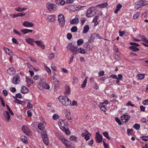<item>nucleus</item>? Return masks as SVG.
Listing matches in <instances>:
<instances>
[{
    "label": "nucleus",
    "mask_w": 148,
    "mask_h": 148,
    "mask_svg": "<svg viewBox=\"0 0 148 148\" xmlns=\"http://www.w3.org/2000/svg\"><path fill=\"white\" fill-rule=\"evenodd\" d=\"M60 101L64 106L70 105L71 104V101L67 96H60L58 97Z\"/></svg>",
    "instance_id": "1"
},
{
    "label": "nucleus",
    "mask_w": 148,
    "mask_h": 148,
    "mask_svg": "<svg viewBox=\"0 0 148 148\" xmlns=\"http://www.w3.org/2000/svg\"><path fill=\"white\" fill-rule=\"evenodd\" d=\"M66 47L69 50L73 55H75L77 54L78 47L77 46H75L72 43H69Z\"/></svg>",
    "instance_id": "2"
},
{
    "label": "nucleus",
    "mask_w": 148,
    "mask_h": 148,
    "mask_svg": "<svg viewBox=\"0 0 148 148\" xmlns=\"http://www.w3.org/2000/svg\"><path fill=\"white\" fill-rule=\"evenodd\" d=\"M59 139L63 143L65 146L66 147H68L69 145L70 144H71V142L67 139L65 138L62 136H61V134H58L57 135Z\"/></svg>",
    "instance_id": "3"
},
{
    "label": "nucleus",
    "mask_w": 148,
    "mask_h": 148,
    "mask_svg": "<svg viewBox=\"0 0 148 148\" xmlns=\"http://www.w3.org/2000/svg\"><path fill=\"white\" fill-rule=\"evenodd\" d=\"M147 2L146 1L140 0L137 2L135 4V9H138L142 6H144L147 4Z\"/></svg>",
    "instance_id": "4"
},
{
    "label": "nucleus",
    "mask_w": 148,
    "mask_h": 148,
    "mask_svg": "<svg viewBox=\"0 0 148 148\" xmlns=\"http://www.w3.org/2000/svg\"><path fill=\"white\" fill-rule=\"evenodd\" d=\"M58 18L60 26L62 27H63L65 24V18L64 15L62 14H60L58 16Z\"/></svg>",
    "instance_id": "5"
},
{
    "label": "nucleus",
    "mask_w": 148,
    "mask_h": 148,
    "mask_svg": "<svg viewBox=\"0 0 148 148\" xmlns=\"http://www.w3.org/2000/svg\"><path fill=\"white\" fill-rule=\"evenodd\" d=\"M22 130L23 132L28 136L32 135V132L30 129L26 125H23L22 127Z\"/></svg>",
    "instance_id": "6"
},
{
    "label": "nucleus",
    "mask_w": 148,
    "mask_h": 148,
    "mask_svg": "<svg viewBox=\"0 0 148 148\" xmlns=\"http://www.w3.org/2000/svg\"><path fill=\"white\" fill-rule=\"evenodd\" d=\"M20 82V77L18 75L15 74L13 76L12 82L14 84H17Z\"/></svg>",
    "instance_id": "7"
},
{
    "label": "nucleus",
    "mask_w": 148,
    "mask_h": 148,
    "mask_svg": "<svg viewBox=\"0 0 148 148\" xmlns=\"http://www.w3.org/2000/svg\"><path fill=\"white\" fill-rule=\"evenodd\" d=\"M46 7L50 11L52 10L55 11L57 10V6L54 4L47 3L46 4Z\"/></svg>",
    "instance_id": "8"
},
{
    "label": "nucleus",
    "mask_w": 148,
    "mask_h": 148,
    "mask_svg": "<svg viewBox=\"0 0 148 148\" xmlns=\"http://www.w3.org/2000/svg\"><path fill=\"white\" fill-rule=\"evenodd\" d=\"M38 86L40 90L42 89L43 88L46 89H49L50 88V86L47 84L43 83L42 82H40L39 83V84Z\"/></svg>",
    "instance_id": "9"
},
{
    "label": "nucleus",
    "mask_w": 148,
    "mask_h": 148,
    "mask_svg": "<svg viewBox=\"0 0 148 148\" xmlns=\"http://www.w3.org/2000/svg\"><path fill=\"white\" fill-rule=\"evenodd\" d=\"M3 118L4 121H9L10 118V115L7 111L4 112L3 114Z\"/></svg>",
    "instance_id": "10"
},
{
    "label": "nucleus",
    "mask_w": 148,
    "mask_h": 148,
    "mask_svg": "<svg viewBox=\"0 0 148 148\" xmlns=\"http://www.w3.org/2000/svg\"><path fill=\"white\" fill-rule=\"evenodd\" d=\"M95 15V13L91 10V8H89L87 11L86 16L87 17L93 16Z\"/></svg>",
    "instance_id": "11"
},
{
    "label": "nucleus",
    "mask_w": 148,
    "mask_h": 148,
    "mask_svg": "<svg viewBox=\"0 0 148 148\" xmlns=\"http://www.w3.org/2000/svg\"><path fill=\"white\" fill-rule=\"evenodd\" d=\"M95 138L97 142L100 143L102 142V136L99 134L98 132H97L96 133Z\"/></svg>",
    "instance_id": "12"
},
{
    "label": "nucleus",
    "mask_w": 148,
    "mask_h": 148,
    "mask_svg": "<svg viewBox=\"0 0 148 148\" xmlns=\"http://www.w3.org/2000/svg\"><path fill=\"white\" fill-rule=\"evenodd\" d=\"M35 42L38 46L41 47L42 49H45L44 44L42 41L41 40H36L35 41Z\"/></svg>",
    "instance_id": "13"
},
{
    "label": "nucleus",
    "mask_w": 148,
    "mask_h": 148,
    "mask_svg": "<svg viewBox=\"0 0 148 148\" xmlns=\"http://www.w3.org/2000/svg\"><path fill=\"white\" fill-rule=\"evenodd\" d=\"M130 117L127 115H124L121 117V119L123 122L125 123L127 122L130 119Z\"/></svg>",
    "instance_id": "14"
},
{
    "label": "nucleus",
    "mask_w": 148,
    "mask_h": 148,
    "mask_svg": "<svg viewBox=\"0 0 148 148\" xmlns=\"http://www.w3.org/2000/svg\"><path fill=\"white\" fill-rule=\"evenodd\" d=\"M7 72L10 75H12L15 73L16 71L14 68L10 67L8 69Z\"/></svg>",
    "instance_id": "15"
},
{
    "label": "nucleus",
    "mask_w": 148,
    "mask_h": 148,
    "mask_svg": "<svg viewBox=\"0 0 148 148\" xmlns=\"http://www.w3.org/2000/svg\"><path fill=\"white\" fill-rule=\"evenodd\" d=\"M23 25L25 27H33L34 25L32 22H29L27 21H25L23 23Z\"/></svg>",
    "instance_id": "16"
},
{
    "label": "nucleus",
    "mask_w": 148,
    "mask_h": 148,
    "mask_svg": "<svg viewBox=\"0 0 148 148\" xmlns=\"http://www.w3.org/2000/svg\"><path fill=\"white\" fill-rule=\"evenodd\" d=\"M60 129L62 131H64L65 133L67 135H69L70 134V132L69 130L68 129H66L65 127H63L62 125L60 126Z\"/></svg>",
    "instance_id": "17"
},
{
    "label": "nucleus",
    "mask_w": 148,
    "mask_h": 148,
    "mask_svg": "<svg viewBox=\"0 0 148 148\" xmlns=\"http://www.w3.org/2000/svg\"><path fill=\"white\" fill-rule=\"evenodd\" d=\"M56 17L55 16L53 15H49L47 17V19L48 21L51 22H53L55 21Z\"/></svg>",
    "instance_id": "18"
},
{
    "label": "nucleus",
    "mask_w": 148,
    "mask_h": 148,
    "mask_svg": "<svg viewBox=\"0 0 148 148\" xmlns=\"http://www.w3.org/2000/svg\"><path fill=\"white\" fill-rule=\"evenodd\" d=\"M84 47L88 49V50L91 51L92 50L93 46L91 45H90L88 42H87L85 43L84 45Z\"/></svg>",
    "instance_id": "19"
},
{
    "label": "nucleus",
    "mask_w": 148,
    "mask_h": 148,
    "mask_svg": "<svg viewBox=\"0 0 148 148\" xmlns=\"http://www.w3.org/2000/svg\"><path fill=\"white\" fill-rule=\"evenodd\" d=\"M21 92L23 94L27 93L28 92V90L27 88L25 86H22L21 88Z\"/></svg>",
    "instance_id": "20"
},
{
    "label": "nucleus",
    "mask_w": 148,
    "mask_h": 148,
    "mask_svg": "<svg viewBox=\"0 0 148 148\" xmlns=\"http://www.w3.org/2000/svg\"><path fill=\"white\" fill-rule=\"evenodd\" d=\"M55 2L58 5H63L65 3V2L64 0H56Z\"/></svg>",
    "instance_id": "21"
},
{
    "label": "nucleus",
    "mask_w": 148,
    "mask_h": 148,
    "mask_svg": "<svg viewBox=\"0 0 148 148\" xmlns=\"http://www.w3.org/2000/svg\"><path fill=\"white\" fill-rule=\"evenodd\" d=\"M79 22V19L77 17H75V18H73L70 22L71 24H77Z\"/></svg>",
    "instance_id": "22"
},
{
    "label": "nucleus",
    "mask_w": 148,
    "mask_h": 148,
    "mask_svg": "<svg viewBox=\"0 0 148 148\" xmlns=\"http://www.w3.org/2000/svg\"><path fill=\"white\" fill-rule=\"evenodd\" d=\"M122 6L121 4H118L116 7V9L114 11V13L115 14H116L120 10Z\"/></svg>",
    "instance_id": "23"
},
{
    "label": "nucleus",
    "mask_w": 148,
    "mask_h": 148,
    "mask_svg": "<svg viewBox=\"0 0 148 148\" xmlns=\"http://www.w3.org/2000/svg\"><path fill=\"white\" fill-rule=\"evenodd\" d=\"M99 16H96L94 17L92 22L94 23V25L95 26H96L98 24V22L97 21V20L99 19Z\"/></svg>",
    "instance_id": "24"
},
{
    "label": "nucleus",
    "mask_w": 148,
    "mask_h": 148,
    "mask_svg": "<svg viewBox=\"0 0 148 148\" xmlns=\"http://www.w3.org/2000/svg\"><path fill=\"white\" fill-rule=\"evenodd\" d=\"M27 9V8H21L20 7H18L16 8L15 9V10L18 12H22L23 11Z\"/></svg>",
    "instance_id": "25"
},
{
    "label": "nucleus",
    "mask_w": 148,
    "mask_h": 148,
    "mask_svg": "<svg viewBox=\"0 0 148 148\" xmlns=\"http://www.w3.org/2000/svg\"><path fill=\"white\" fill-rule=\"evenodd\" d=\"M22 141L24 143H27L28 142V139L25 136H22L21 137Z\"/></svg>",
    "instance_id": "26"
},
{
    "label": "nucleus",
    "mask_w": 148,
    "mask_h": 148,
    "mask_svg": "<svg viewBox=\"0 0 148 148\" xmlns=\"http://www.w3.org/2000/svg\"><path fill=\"white\" fill-rule=\"evenodd\" d=\"M89 29V27L88 25H85L84 27L83 30V33L86 34L87 33Z\"/></svg>",
    "instance_id": "27"
},
{
    "label": "nucleus",
    "mask_w": 148,
    "mask_h": 148,
    "mask_svg": "<svg viewBox=\"0 0 148 148\" xmlns=\"http://www.w3.org/2000/svg\"><path fill=\"white\" fill-rule=\"evenodd\" d=\"M21 32L24 34H26L29 32H32V30L28 29H22L21 30Z\"/></svg>",
    "instance_id": "28"
},
{
    "label": "nucleus",
    "mask_w": 148,
    "mask_h": 148,
    "mask_svg": "<svg viewBox=\"0 0 148 148\" xmlns=\"http://www.w3.org/2000/svg\"><path fill=\"white\" fill-rule=\"evenodd\" d=\"M65 93L66 94H69L70 92V89L69 86L68 85L65 86Z\"/></svg>",
    "instance_id": "29"
},
{
    "label": "nucleus",
    "mask_w": 148,
    "mask_h": 148,
    "mask_svg": "<svg viewBox=\"0 0 148 148\" xmlns=\"http://www.w3.org/2000/svg\"><path fill=\"white\" fill-rule=\"evenodd\" d=\"M99 107L102 111L104 112H106L107 109L105 108V106L103 105V104H101L100 103Z\"/></svg>",
    "instance_id": "30"
},
{
    "label": "nucleus",
    "mask_w": 148,
    "mask_h": 148,
    "mask_svg": "<svg viewBox=\"0 0 148 148\" xmlns=\"http://www.w3.org/2000/svg\"><path fill=\"white\" fill-rule=\"evenodd\" d=\"M77 51V54L79 53L82 54H84L85 53V51L82 48H78Z\"/></svg>",
    "instance_id": "31"
},
{
    "label": "nucleus",
    "mask_w": 148,
    "mask_h": 148,
    "mask_svg": "<svg viewBox=\"0 0 148 148\" xmlns=\"http://www.w3.org/2000/svg\"><path fill=\"white\" fill-rule=\"evenodd\" d=\"M107 5L108 4L106 2L98 4L97 5V6L101 8H106Z\"/></svg>",
    "instance_id": "32"
},
{
    "label": "nucleus",
    "mask_w": 148,
    "mask_h": 148,
    "mask_svg": "<svg viewBox=\"0 0 148 148\" xmlns=\"http://www.w3.org/2000/svg\"><path fill=\"white\" fill-rule=\"evenodd\" d=\"M129 48L130 49L134 52L139 50V49L138 48L134 46H130L129 47Z\"/></svg>",
    "instance_id": "33"
},
{
    "label": "nucleus",
    "mask_w": 148,
    "mask_h": 148,
    "mask_svg": "<svg viewBox=\"0 0 148 148\" xmlns=\"http://www.w3.org/2000/svg\"><path fill=\"white\" fill-rule=\"evenodd\" d=\"M14 102L18 104L21 105H23V104L25 103L24 101H21L17 99L16 98L15 100L14 101Z\"/></svg>",
    "instance_id": "34"
},
{
    "label": "nucleus",
    "mask_w": 148,
    "mask_h": 148,
    "mask_svg": "<svg viewBox=\"0 0 148 148\" xmlns=\"http://www.w3.org/2000/svg\"><path fill=\"white\" fill-rule=\"evenodd\" d=\"M45 127L44 124L42 123H39L38 125V127L40 130H43L45 128Z\"/></svg>",
    "instance_id": "35"
},
{
    "label": "nucleus",
    "mask_w": 148,
    "mask_h": 148,
    "mask_svg": "<svg viewBox=\"0 0 148 148\" xmlns=\"http://www.w3.org/2000/svg\"><path fill=\"white\" fill-rule=\"evenodd\" d=\"M25 40L26 42L29 44H31L32 42H33L34 41V40L33 39L30 38L25 39Z\"/></svg>",
    "instance_id": "36"
},
{
    "label": "nucleus",
    "mask_w": 148,
    "mask_h": 148,
    "mask_svg": "<svg viewBox=\"0 0 148 148\" xmlns=\"http://www.w3.org/2000/svg\"><path fill=\"white\" fill-rule=\"evenodd\" d=\"M84 42V40L83 39H79L77 40V43L78 46L81 45Z\"/></svg>",
    "instance_id": "37"
},
{
    "label": "nucleus",
    "mask_w": 148,
    "mask_h": 148,
    "mask_svg": "<svg viewBox=\"0 0 148 148\" xmlns=\"http://www.w3.org/2000/svg\"><path fill=\"white\" fill-rule=\"evenodd\" d=\"M52 117L54 120H56L60 118V116L58 114H55L53 115Z\"/></svg>",
    "instance_id": "38"
},
{
    "label": "nucleus",
    "mask_w": 148,
    "mask_h": 148,
    "mask_svg": "<svg viewBox=\"0 0 148 148\" xmlns=\"http://www.w3.org/2000/svg\"><path fill=\"white\" fill-rule=\"evenodd\" d=\"M66 117L68 120L71 119L70 112L68 111L66 112Z\"/></svg>",
    "instance_id": "39"
},
{
    "label": "nucleus",
    "mask_w": 148,
    "mask_h": 148,
    "mask_svg": "<svg viewBox=\"0 0 148 148\" xmlns=\"http://www.w3.org/2000/svg\"><path fill=\"white\" fill-rule=\"evenodd\" d=\"M87 81V78L86 77V78L84 81L83 82V83L81 85V87L82 88H84L86 86V82Z\"/></svg>",
    "instance_id": "40"
},
{
    "label": "nucleus",
    "mask_w": 148,
    "mask_h": 148,
    "mask_svg": "<svg viewBox=\"0 0 148 148\" xmlns=\"http://www.w3.org/2000/svg\"><path fill=\"white\" fill-rule=\"evenodd\" d=\"M140 125L138 123H136L133 125V127L136 130H138L140 129Z\"/></svg>",
    "instance_id": "41"
},
{
    "label": "nucleus",
    "mask_w": 148,
    "mask_h": 148,
    "mask_svg": "<svg viewBox=\"0 0 148 148\" xmlns=\"http://www.w3.org/2000/svg\"><path fill=\"white\" fill-rule=\"evenodd\" d=\"M85 6H82L81 5H78L77 6H75L74 7L75 10H78L79 9H80L82 8L85 7Z\"/></svg>",
    "instance_id": "42"
},
{
    "label": "nucleus",
    "mask_w": 148,
    "mask_h": 148,
    "mask_svg": "<svg viewBox=\"0 0 148 148\" xmlns=\"http://www.w3.org/2000/svg\"><path fill=\"white\" fill-rule=\"evenodd\" d=\"M3 49L5 52L7 53H8V52L11 53H12V51L8 48L4 47H3Z\"/></svg>",
    "instance_id": "43"
},
{
    "label": "nucleus",
    "mask_w": 148,
    "mask_h": 148,
    "mask_svg": "<svg viewBox=\"0 0 148 148\" xmlns=\"http://www.w3.org/2000/svg\"><path fill=\"white\" fill-rule=\"evenodd\" d=\"M103 136L108 140H110V138L108 134V132H106L103 133Z\"/></svg>",
    "instance_id": "44"
},
{
    "label": "nucleus",
    "mask_w": 148,
    "mask_h": 148,
    "mask_svg": "<svg viewBox=\"0 0 148 148\" xmlns=\"http://www.w3.org/2000/svg\"><path fill=\"white\" fill-rule=\"evenodd\" d=\"M139 13L138 12H136L134 13L133 16L134 19H136L139 16Z\"/></svg>",
    "instance_id": "45"
},
{
    "label": "nucleus",
    "mask_w": 148,
    "mask_h": 148,
    "mask_svg": "<svg viewBox=\"0 0 148 148\" xmlns=\"http://www.w3.org/2000/svg\"><path fill=\"white\" fill-rule=\"evenodd\" d=\"M77 31V27L76 26H74L71 29V31L72 32H76Z\"/></svg>",
    "instance_id": "46"
},
{
    "label": "nucleus",
    "mask_w": 148,
    "mask_h": 148,
    "mask_svg": "<svg viewBox=\"0 0 148 148\" xmlns=\"http://www.w3.org/2000/svg\"><path fill=\"white\" fill-rule=\"evenodd\" d=\"M77 138L75 136H71L70 137V139L71 141H75L77 140Z\"/></svg>",
    "instance_id": "47"
},
{
    "label": "nucleus",
    "mask_w": 148,
    "mask_h": 148,
    "mask_svg": "<svg viewBox=\"0 0 148 148\" xmlns=\"http://www.w3.org/2000/svg\"><path fill=\"white\" fill-rule=\"evenodd\" d=\"M54 57L55 55L53 53H50L49 55V58L50 60H53L54 58Z\"/></svg>",
    "instance_id": "48"
},
{
    "label": "nucleus",
    "mask_w": 148,
    "mask_h": 148,
    "mask_svg": "<svg viewBox=\"0 0 148 148\" xmlns=\"http://www.w3.org/2000/svg\"><path fill=\"white\" fill-rule=\"evenodd\" d=\"M0 100H1V103L3 106H5V103L3 99L0 96Z\"/></svg>",
    "instance_id": "49"
},
{
    "label": "nucleus",
    "mask_w": 148,
    "mask_h": 148,
    "mask_svg": "<svg viewBox=\"0 0 148 148\" xmlns=\"http://www.w3.org/2000/svg\"><path fill=\"white\" fill-rule=\"evenodd\" d=\"M43 140L44 143L46 145H48L49 142L48 138H46V139H43Z\"/></svg>",
    "instance_id": "50"
},
{
    "label": "nucleus",
    "mask_w": 148,
    "mask_h": 148,
    "mask_svg": "<svg viewBox=\"0 0 148 148\" xmlns=\"http://www.w3.org/2000/svg\"><path fill=\"white\" fill-rule=\"evenodd\" d=\"M12 40L14 43L16 45H18V44L19 42L16 39L13 38L12 39Z\"/></svg>",
    "instance_id": "51"
},
{
    "label": "nucleus",
    "mask_w": 148,
    "mask_h": 148,
    "mask_svg": "<svg viewBox=\"0 0 148 148\" xmlns=\"http://www.w3.org/2000/svg\"><path fill=\"white\" fill-rule=\"evenodd\" d=\"M53 83L55 86L57 87L58 86L59 81L57 80H55V81H53Z\"/></svg>",
    "instance_id": "52"
},
{
    "label": "nucleus",
    "mask_w": 148,
    "mask_h": 148,
    "mask_svg": "<svg viewBox=\"0 0 148 148\" xmlns=\"http://www.w3.org/2000/svg\"><path fill=\"white\" fill-rule=\"evenodd\" d=\"M138 79H143L144 77V75L143 74H139L138 75Z\"/></svg>",
    "instance_id": "53"
},
{
    "label": "nucleus",
    "mask_w": 148,
    "mask_h": 148,
    "mask_svg": "<svg viewBox=\"0 0 148 148\" xmlns=\"http://www.w3.org/2000/svg\"><path fill=\"white\" fill-rule=\"evenodd\" d=\"M130 44L131 45H132V46H134L135 47H137L139 46V45L137 43H136L135 42H131L130 43Z\"/></svg>",
    "instance_id": "54"
},
{
    "label": "nucleus",
    "mask_w": 148,
    "mask_h": 148,
    "mask_svg": "<svg viewBox=\"0 0 148 148\" xmlns=\"http://www.w3.org/2000/svg\"><path fill=\"white\" fill-rule=\"evenodd\" d=\"M141 40L142 41H144L145 42H148V40L144 36H142V37L141 38Z\"/></svg>",
    "instance_id": "55"
},
{
    "label": "nucleus",
    "mask_w": 148,
    "mask_h": 148,
    "mask_svg": "<svg viewBox=\"0 0 148 148\" xmlns=\"http://www.w3.org/2000/svg\"><path fill=\"white\" fill-rule=\"evenodd\" d=\"M116 121L118 123L119 125H121L122 123L118 118H116L115 119Z\"/></svg>",
    "instance_id": "56"
},
{
    "label": "nucleus",
    "mask_w": 148,
    "mask_h": 148,
    "mask_svg": "<svg viewBox=\"0 0 148 148\" xmlns=\"http://www.w3.org/2000/svg\"><path fill=\"white\" fill-rule=\"evenodd\" d=\"M33 105L32 104H31L30 103L28 102L27 104V108L28 109H29L30 108H31L32 107Z\"/></svg>",
    "instance_id": "57"
},
{
    "label": "nucleus",
    "mask_w": 148,
    "mask_h": 148,
    "mask_svg": "<svg viewBox=\"0 0 148 148\" xmlns=\"http://www.w3.org/2000/svg\"><path fill=\"white\" fill-rule=\"evenodd\" d=\"M109 78H112L113 79H116L117 78V76L114 74H113L110 75L109 77Z\"/></svg>",
    "instance_id": "58"
},
{
    "label": "nucleus",
    "mask_w": 148,
    "mask_h": 148,
    "mask_svg": "<svg viewBox=\"0 0 148 148\" xmlns=\"http://www.w3.org/2000/svg\"><path fill=\"white\" fill-rule=\"evenodd\" d=\"M16 97L18 98H21L22 97V95L20 93H18L16 95Z\"/></svg>",
    "instance_id": "59"
},
{
    "label": "nucleus",
    "mask_w": 148,
    "mask_h": 148,
    "mask_svg": "<svg viewBox=\"0 0 148 148\" xmlns=\"http://www.w3.org/2000/svg\"><path fill=\"white\" fill-rule=\"evenodd\" d=\"M51 68L54 71H56V67L55 66L54 64H52L51 65Z\"/></svg>",
    "instance_id": "60"
},
{
    "label": "nucleus",
    "mask_w": 148,
    "mask_h": 148,
    "mask_svg": "<svg viewBox=\"0 0 148 148\" xmlns=\"http://www.w3.org/2000/svg\"><path fill=\"white\" fill-rule=\"evenodd\" d=\"M104 147L105 148H109L108 144L106 143L104 141H103Z\"/></svg>",
    "instance_id": "61"
},
{
    "label": "nucleus",
    "mask_w": 148,
    "mask_h": 148,
    "mask_svg": "<svg viewBox=\"0 0 148 148\" xmlns=\"http://www.w3.org/2000/svg\"><path fill=\"white\" fill-rule=\"evenodd\" d=\"M72 37V35L71 34L69 33L67 34V38L69 39L70 40L71 39Z\"/></svg>",
    "instance_id": "62"
},
{
    "label": "nucleus",
    "mask_w": 148,
    "mask_h": 148,
    "mask_svg": "<svg viewBox=\"0 0 148 148\" xmlns=\"http://www.w3.org/2000/svg\"><path fill=\"white\" fill-rule=\"evenodd\" d=\"M18 16H25L26 14L25 13H20L17 14Z\"/></svg>",
    "instance_id": "63"
},
{
    "label": "nucleus",
    "mask_w": 148,
    "mask_h": 148,
    "mask_svg": "<svg viewBox=\"0 0 148 148\" xmlns=\"http://www.w3.org/2000/svg\"><path fill=\"white\" fill-rule=\"evenodd\" d=\"M104 71H100L98 75L99 76H103L104 75Z\"/></svg>",
    "instance_id": "64"
}]
</instances>
